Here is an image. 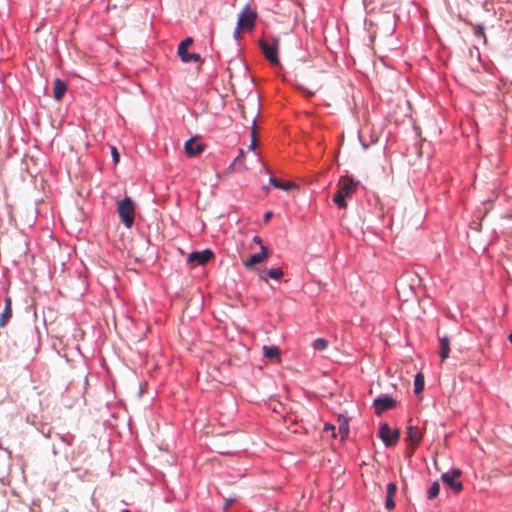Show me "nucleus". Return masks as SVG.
<instances>
[{"label":"nucleus","instance_id":"nucleus-32","mask_svg":"<svg viewBox=\"0 0 512 512\" xmlns=\"http://www.w3.org/2000/svg\"><path fill=\"white\" fill-rule=\"evenodd\" d=\"M253 242L256 243V244H259L261 247L264 246L262 244V240H261V238L259 236H254Z\"/></svg>","mask_w":512,"mask_h":512},{"label":"nucleus","instance_id":"nucleus-1","mask_svg":"<svg viewBox=\"0 0 512 512\" xmlns=\"http://www.w3.org/2000/svg\"><path fill=\"white\" fill-rule=\"evenodd\" d=\"M338 191L333 196V202L339 208L347 207V198H351L357 191L358 182L349 176H342L338 181Z\"/></svg>","mask_w":512,"mask_h":512},{"label":"nucleus","instance_id":"nucleus-20","mask_svg":"<svg viewBox=\"0 0 512 512\" xmlns=\"http://www.w3.org/2000/svg\"><path fill=\"white\" fill-rule=\"evenodd\" d=\"M424 389V376L422 373H417L414 379V392L419 394Z\"/></svg>","mask_w":512,"mask_h":512},{"label":"nucleus","instance_id":"nucleus-28","mask_svg":"<svg viewBox=\"0 0 512 512\" xmlns=\"http://www.w3.org/2000/svg\"><path fill=\"white\" fill-rule=\"evenodd\" d=\"M298 89L307 98H310V97H312L314 95V92L310 91L309 89H307V88H305L303 86H298Z\"/></svg>","mask_w":512,"mask_h":512},{"label":"nucleus","instance_id":"nucleus-19","mask_svg":"<svg viewBox=\"0 0 512 512\" xmlns=\"http://www.w3.org/2000/svg\"><path fill=\"white\" fill-rule=\"evenodd\" d=\"M269 181L274 187L284 191H288L294 186L292 182H282L281 180L275 177H271Z\"/></svg>","mask_w":512,"mask_h":512},{"label":"nucleus","instance_id":"nucleus-14","mask_svg":"<svg viewBox=\"0 0 512 512\" xmlns=\"http://www.w3.org/2000/svg\"><path fill=\"white\" fill-rule=\"evenodd\" d=\"M397 492V486L395 483H389L387 485V491H386V501H385V507L388 509V510H391L395 507V503H394V496Z\"/></svg>","mask_w":512,"mask_h":512},{"label":"nucleus","instance_id":"nucleus-4","mask_svg":"<svg viewBox=\"0 0 512 512\" xmlns=\"http://www.w3.org/2000/svg\"><path fill=\"white\" fill-rule=\"evenodd\" d=\"M260 47L262 49L263 54L265 57L272 63V64H279L278 59V48H279V41L277 39H273L272 43H269L266 40H260Z\"/></svg>","mask_w":512,"mask_h":512},{"label":"nucleus","instance_id":"nucleus-27","mask_svg":"<svg viewBox=\"0 0 512 512\" xmlns=\"http://www.w3.org/2000/svg\"><path fill=\"white\" fill-rule=\"evenodd\" d=\"M237 500V496L236 495H233V496H230L228 498L225 499V503L223 505V510L224 511H227L229 509V507L235 503Z\"/></svg>","mask_w":512,"mask_h":512},{"label":"nucleus","instance_id":"nucleus-22","mask_svg":"<svg viewBox=\"0 0 512 512\" xmlns=\"http://www.w3.org/2000/svg\"><path fill=\"white\" fill-rule=\"evenodd\" d=\"M328 347V341L324 338H317L313 342V348L318 351H323Z\"/></svg>","mask_w":512,"mask_h":512},{"label":"nucleus","instance_id":"nucleus-26","mask_svg":"<svg viewBox=\"0 0 512 512\" xmlns=\"http://www.w3.org/2000/svg\"><path fill=\"white\" fill-rule=\"evenodd\" d=\"M474 34L475 36L479 37L483 40V43H486V37L484 34V28L482 26H475L474 27Z\"/></svg>","mask_w":512,"mask_h":512},{"label":"nucleus","instance_id":"nucleus-29","mask_svg":"<svg viewBox=\"0 0 512 512\" xmlns=\"http://www.w3.org/2000/svg\"><path fill=\"white\" fill-rule=\"evenodd\" d=\"M111 155H112L114 163L117 164L119 162L120 156H119V153H118L116 147H114V146L111 147Z\"/></svg>","mask_w":512,"mask_h":512},{"label":"nucleus","instance_id":"nucleus-17","mask_svg":"<svg viewBox=\"0 0 512 512\" xmlns=\"http://www.w3.org/2000/svg\"><path fill=\"white\" fill-rule=\"evenodd\" d=\"M263 354L269 359H279L280 349L277 346H264Z\"/></svg>","mask_w":512,"mask_h":512},{"label":"nucleus","instance_id":"nucleus-16","mask_svg":"<svg viewBox=\"0 0 512 512\" xmlns=\"http://www.w3.org/2000/svg\"><path fill=\"white\" fill-rule=\"evenodd\" d=\"M439 345H440L439 355H440L441 361H444L449 357V353H450L449 338L447 336L441 337L439 339Z\"/></svg>","mask_w":512,"mask_h":512},{"label":"nucleus","instance_id":"nucleus-5","mask_svg":"<svg viewBox=\"0 0 512 512\" xmlns=\"http://www.w3.org/2000/svg\"><path fill=\"white\" fill-rule=\"evenodd\" d=\"M257 14L249 6H246L238 17V28L252 30L256 22Z\"/></svg>","mask_w":512,"mask_h":512},{"label":"nucleus","instance_id":"nucleus-25","mask_svg":"<svg viewBox=\"0 0 512 512\" xmlns=\"http://www.w3.org/2000/svg\"><path fill=\"white\" fill-rule=\"evenodd\" d=\"M251 122H252V132H251L252 142L250 145V149H254L256 146V119L253 117Z\"/></svg>","mask_w":512,"mask_h":512},{"label":"nucleus","instance_id":"nucleus-6","mask_svg":"<svg viewBox=\"0 0 512 512\" xmlns=\"http://www.w3.org/2000/svg\"><path fill=\"white\" fill-rule=\"evenodd\" d=\"M379 436L383 443L387 446H393L398 438H399V432L398 430H391L389 425L387 423H384L380 426L379 429Z\"/></svg>","mask_w":512,"mask_h":512},{"label":"nucleus","instance_id":"nucleus-23","mask_svg":"<svg viewBox=\"0 0 512 512\" xmlns=\"http://www.w3.org/2000/svg\"><path fill=\"white\" fill-rule=\"evenodd\" d=\"M193 43V39L188 37L186 39H184L183 41L180 42L179 46H178V50H177V53L178 54H183L185 53V50L188 49V47Z\"/></svg>","mask_w":512,"mask_h":512},{"label":"nucleus","instance_id":"nucleus-24","mask_svg":"<svg viewBox=\"0 0 512 512\" xmlns=\"http://www.w3.org/2000/svg\"><path fill=\"white\" fill-rule=\"evenodd\" d=\"M439 491H440L439 483L437 481L432 483V485L428 489V498L433 499V498L437 497L439 494Z\"/></svg>","mask_w":512,"mask_h":512},{"label":"nucleus","instance_id":"nucleus-15","mask_svg":"<svg viewBox=\"0 0 512 512\" xmlns=\"http://www.w3.org/2000/svg\"><path fill=\"white\" fill-rule=\"evenodd\" d=\"M11 317H12L11 299L6 298L4 310L0 315V327L1 328L4 327L7 324V322L10 320Z\"/></svg>","mask_w":512,"mask_h":512},{"label":"nucleus","instance_id":"nucleus-8","mask_svg":"<svg viewBox=\"0 0 512 512\" xmlns=\"http://www.w3.org/2000/svg\"><path fill=\"white\" fill-rule=\"evenodd\" d=\"M213 256V252L209 249H206L203 251H194L190 253L187 260L189 263L204 265L208 263L213 258Z\"/></svg>","mask_w":512,"mask_h":512},{"label":"nucleus","instance_id":"nucleus-18","mask_svg":"<svg viewBox=\"0 0 512 512\" xmlns=\"http://www.w3.org/2000/svg\"><path fill=\"white\" fill-rule=\"evenodd\" d=\"M178 55H179L181 61L184 62V63L201 62L200 54H198V53H190V52H188V49L185 50V53L178 54Z\"/></svg>","mask_w":512,"mask_h":512},{"label":"nucleus","instance_id":"nucleus-2","mask_svg":"<svg viewBox=\"0 0 512 512\" xmlns=\"http://www.w3.org/2000/svg\"><path fill=\"white\" fill-rule=\"evenodd\" d=\"M119 216L126 228H131L134 223L135 207L129 197H125L118 204Z\"/></svg>","mask_w":512,"mask_h":512},{"label":"nucleus","instance_id":"nucleus-7","mask_svg":"<svg viewBox=\"0 0 512 512\" xmlns=\"http://www.w3.org/2000/svg\"><path fill=\"white\" fill-rule=\"evenodd\" d=\"M423 433L420 428L409 425L407 427L406 441L408 442V449L413 453L414 449L420 444Z\"/></svg>","mask_w":512,"mask_h":512},{"label":"nucleus","instance_id":"nucleus-30","mask_svg":"<svg viewBox=\"0 0 512 512\" xmlns=\"http://www.w3.org/2000/svg\"><path fill=\"white\" fill-rule=\"evenodd\" d=\"M324 430L325 431H331L332 432V436L333 437H336V433H335V426L334 425H331V424H325L324 426Z\"/></svg>","mask_w":512,"mask_h":512},{"label":"nucleus","instance_id":"nucleus-13","mask_svg":"<svg viewBox=\"0 0 512 512\" xmlns=\"http://www.w3.org/2000/svg\"><path fill=\"white\" fill-rule=\"evenodd\" d=\"M67 91V85L64 81L57 78L53 82V97L59 101L63 98L65 92Z\"/></svg>","mask_w":512,"mask_h":512},{"label":"nucleus","instance_id":"nucleus-12","mask_svg":"<svg viewBox=\"0 0 512 512\" xmlns=\"http://www.w3.org/2000/svg\"><path fill=\"white\" fill-rule=\"evenodd\" d=\"M283 274L284 273L281 268H271L268 271L258 270L259 278L265 282L268 281V278L279 280Z\"/></svg>","mask_w":512,"mask_h":512},{"label":"nucleus","instance_id":"nucleus-21","mask_svg":"<svg viewBox=\"0 0 512 512\" xmlns=\"http://www.w3.org/2000/svg\"><path fill=\"white\" fill-rule=\"evenodd\" d=\"M338 433H339L340 438H341L342 441H344L348 437L349 426H348V423L346 421H342L339 424Z\"/></svg>","mask_w":512,"mask_h":512},{"label":"nucleus","instance_id":"nucleus-35","mask_svg":"<svg viewBox=\"0 0 512 512\" xmlns=\"http://www.w3.org/2000/svg\"><path fill=\"white\" fill-rule=\"evenodd\" d=\"M121 512H131V511H130V510H128V509H124V510H122Z\"/></svg>","mask_w":512,"mask_h":512},{"label":"nucleus","instance_id":"nucleus-31","mask_svg":"<svg viewBox=\"0 0 512 512\" xmlns=\"http://www.w3.org/2000/svg\"><path fill=\"white\" fill-rule=\"evenodd\" d=\"M272 217V212L271 211H268L264 214V221L265 222H268Z\"/></svg>","mask_w":512,"mask_h":512},{"label":"nucleus","instance_id":"nucleus-34","mask_svg":"<svg viewBox=\"0 0 512 512\" xmlns=\"http://www.w3.org/2000/svg\"><path fill=\"white\" fill-rule=\"evenodd\" d=\"M508 339L512 343V332L509 334Z\"/></svg>","mask_w":512,"mask_h":512},{"label":"nucleus","instance_id":"nucleus-33","mask_svg":"<svg viewBox=\"0 0 512 512\" xmlns=\"http://www.w3.org/2000/svg\"><path fill=\"white\" fill-rule=\"evenodd\" d=\"M243 30L242 28H236L234 31V38L238 39L240 37V31Z\"/></svg>","mask_w":512,"mask_h":512},{"label":"nucleus","instance_id":"nucleus-11","mask_svg":"<svg viewBox=\"0 0 512 512\" xmlns=\"http://www.w3.org/2000/svg\"><path fill=\"white\" fill-rule=\"evenodd\" d=\"M185 153L189 157H195L202 153L204 145L198 142L196 139L191 138L185 142L184 145Z\"/></svg>","mask_w":512,"mask_h":512},{"label":"nucleus","instance_id":"nucleus-3","mask_svg":"<svg viewBox=\"0 0 512 512\" xmlns=\"http://www.w3.org/2000/svg\"><path fill=\"white\" fill-rule=\"evenodd\" d=\"M462 475V471L458 468H454L448 472H445L441 475L442 482L447 485L450 489H452L455 493H459L463 489V485L459 478Z\"/></svg>","mask_w":512,"mask_h":512},{"label":"nucleus","instance_id":"nucleus-10","mask_svg":"<svg viewBox=\"0 0 512 512\" xmlns=\"http://www.w3.org/2000/svg\"><path fill=\"white\" fill-rule=\"evenodd\" d=\"M269 257V250L266 246H262L260 253L252 254L247 260L243 261V265L247 269H252L254 265L263 263Z\"/></svg>","mask_w":512,"mask_h":512},{"label":"nucleus","instance_id":"nucleus-9","mask_svg":"<svg viewBox=\"0 0 512 512\" xmlns=\"http://www.w3.org/2000/svg\"><path fill=\"white\" fill-rule=\"evenodd\" d=\"M396 405V401L388 396L384 395L374 400L375 413L381 415L386 410L393 408Z\"/></svg>","mask_w":512,"mask_h":512}]
</instances>
